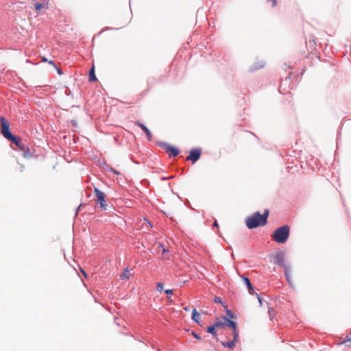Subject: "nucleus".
Returning a JSON list of instances; mask_svg holds the SVG:
<instances>
[{"instance_id": "f257e3e1", "label": "nucleus", "mask_w": 351, "mask_h": 351, "mask_svg": "<svg viewBox=\"0 0 351 351\" xmlns=\"http://www.w3.org/2000/svg\"><path fill=\"white\" fill-rule=\"evenodd\" d=\"M269 213L268 209L265 210L263 215H261L258 212L254 213L246 219L245 224L247 227L250 229H253L258 226H265L267 223Z\"/></svg>"}, {"instance_id": "f03ea898", "label": "nucleus", "mask_w": 351, "mask_h": 351, "mask_svg": "<svg viewBox=\"0 0 351 351\" xmlns=\"http://www.w3.org/2000/svg\"><path fill=\"white\" fill-rule=\"evenodd\" d=\"M289 231L290 228L287 225L279 227L274 232L272 238L277 243H284L289 238Z\"/></svg>"}, {"instance_id": "7ed1b4c3", "label": "nucleus", "mask_w": 351, "mask_h": 351, "mask_svg": "<svg viewBox=\"0 0 351 351\" xmlns=\"http://www.w3.org/2000/svg\"><path fill=\"white\" fill-rule=\"evenodd\" d=\"M274 264L281 265L284 267L285 271V276L286 278L290 284V285L293 286L291 280V276L289 274V269L288 267L284 264V255L283 254H277L274 256Z\"/></svg>"}, {"instance_id": "20e7f679", "label": "nucleus", "mask_w": 351, "mask_h": 351, "mask_svg": "<svg viewBox=\"0 0 351 351\" xmlns=\"http://www.w3.org/2000/svg\"><path fill=\"white\" fill-rule=\"evenodd\" d=\"M0 121L1 124V133L5 138L8 140L11 136H13V134L10 131V123L3 117L0 118Z\"/></svg>"}, {"instance_id": "39448f33", "label": "nucleus", "mask_w": 351, "mask_h": 351, "mask_svg": "<svg viewBox=\"0 0 351 351\" xmlns=\"http://www.w3.org/2000/svg\"><path fill=\"white\" fill-rule=\"evenodd\" d=\"M94 192L97 202L100 204L101 208L104 210H106L107 208V204H106V195L104 193L99 190L97 188H95Z\"/></svg>"}, {"instance_id": "423d86ee", "label": "nucleus", "mask_w": 351, "mask_h": 351, "mask_svg": "<svg viewBox=\"0 0 351 351\" xmlns=\"http://www.w3.org/2000/svg\"><path fill=\"white\" fill-rule=\"evenodd\" d=\"M201 156L200 149H193L190 151V154L186 157L187 160H191L193 163L198 160Z\"/></svg>"}, {"instance_id": "0eeeda50", "label": "nucleus", "mask_w": 351, "mask_h": 351, "mask_svg": "<svg viewBox=\"0 0 351 351\" xmlns=\"http://www.w3.org/2000/svg\"><path fill=\"white\" fill-rule=\"evenodd\" d=\"M8 140L12 141V143H13L14 144H15L20 149H21L24 152H25L26 145L20 137H16L13 135Z\"/></svg>"}, {"instance_id": "6e6552de", "label": "nucleus", "mask_w": 351, "mask_h": 351, "mask_svg": "<svg viewBox=\"0 0 351 351\" xmlns=\"http://www.w3.org/2000/svg\"><path fill=\"white\" fill-rule=\"evenodd\" d=\"M34 8L36 11L37 15L41 14V12L44 10H46L49 8V1L47 0H44L41 3H36L34 5Z\"/></svg>"}, {"instance_id": "1a4fd4ad", "label": "nucleus", "mask_w": 351, "mask_h": 351, "mask_svg": "<svg viewBox=\"0 0 351 351\" xmlns=\"http://www.w3.org/2000/svg\"><path fill=\"white\" fill-rule=\"evenodd\" d=\"M163 148L166 151V152L170 153L169 156H173V157L178 156L180 153V151L178 148L171 146L169 144L165 143L163 145Z\"/></svg>"}, {"instance_id": "9d476101", "label": "nucleus", "mask_w": 351, "mask_h": 351, "mask_svg": "<svg viewBox=\"0 0 351 351\" xmlns=\"http://www.w3.org/2000/svg\"><path fill=\"white\" fill-rule=\"evenodd\" d=\"M239 334H233V340L231 341H222L221 342V344L224 346V347H227V348H229L230 349H233L235 346H236V343H238L239 341Z\"/></svg>"}, {"instance_id": "9b49d317", "label": "nucleus", "mask_w": 351, "mask_h": 351, "mask_svg": "<svg viewBox=\"0 0 351 351\" xmlns=\"http://www.w3.org/2000/svg\"><path fill=\"white\" fill-rule=\"evenodd\" d=\"M156 250H157L158 254L162 253V254L164 256V258H166V259L170 258L169 250L165 248L164 246L161 243L158 244Z\"/></svg>"}, {"instance_id": "f8f14e48", "label": "nucleus", "mask_w": 351, "mask_h": 351, "mask_svg": "<svg viewBox=\"0 0 351 351\" xmlns=\"http://www.w3.org/2000/svg\"><path fill=\"white\" fill-rule=\"evenodd\" d=\"M225 321V324H226V326L231 328L232 329V331H233V334H239V330L237 328V324L232 321V320H230L229 319L227 318V319H224Z\"/></svg>"}, {"instance_id": "ddd939ff", "label": "nucleus", "mask_w": 351, "mask_h": 351, "mask_svg": "<svg viewBox=\"0 0 351 351\" xmlns=\"http://www.w3.org/2000/svg\"><path fill=\"white\" fill-rule=\"evenodd\" d=\"M135 124L136 125H138V127H140L145 132L148 139L151 140V138H152V133L149 131V130L145 125H143V123H140L138 121L136 122Z\"/></svg>"}, {"instance_id": "4468645a", "label": "nucleus", "mask_w": 351, "mask_h": 351, "mask_svg": "<svg viewBox=\"0 0 351 351\" xmlns=\"http://www.w3.org/2000/svg\"><path fill=\"white\" fill-rule=\"evenodd\" d=\"M224 319H227V318L225 317H222L221 318L217 319L215 322L213 324L214 327L218 328V327L225 326L226 324H225V322H223V321H225Z\"/></svg>"}, {"instance_id": "2eb2a0df", "label": "nucleus", "mask_w": 351, "mask_h": 351, "mask_svg": "<svg viewBox=\"0 0 351 351\" xmlns=\"http://www.w3.org/2000/svg\"><path fill=\"white\" fill-rule=\"evenodd\" d=\"M242 278H243V280L244 283L247 286L250 293V294H253L254 289H253V287H252V284L250 282V279L248 278H246V277H243Z\"/></svg>"}, {"instance_id": "dca6fc26", "label": "nucleus", "mask_w": 351, "mask_h": 351, "mask_svg": "<svg viewBox=\"0 0 351 351\" xmlns=\"http://www.w3.org/2000/svg\"><path fill=\"white\" fill-rule=\"evenodd\" d=\"M89 80L90 82H95V81L97 80L96 75L95 74V66L94 65H93V66L90 69V72H89Z\"/></svg>"}, {"instance_id": "f3484780", "label": "nucleus", "mask_w": 351, "mask_h": 351, "mask_svg": "<svg viewBox=\"0 0 351 351\" xmlns=\"http://www.w3.org/2000/svg\"><path fill=\"white\" fill-rule=\"evenodd\" d=\"M199 319H200V315L199 313H197V311H196L195 308H193V313H192V319L196 322V323H199Z\"/></svg>"}, {"instance_id": "a211bd4d", "label": "nucleus", "mask_w": 351, "mask_h": 351, "mask_svg": "<svg viewBox=\"0 0 351 351\" xmlns=\"http://www.w3.org/2000/svg\"><path fill=\"white\" fill-rule=\"evenodd\" d=\"M130 270L128 268H126L125 269H124L123 273L120 275V278L121 280H128L130 278Z\"/></svg>"}, {"instance_id": "6ab92c4d", "label": "nucleus", "mask_w": 351, "mask_h": 351, "mask_svg": "<svg viewBox=\"0 0 351 351\" xmlns=\"http://www.w3.org/2000/svg\"><path fill=\"white\" fill-rule=\"evenodd\" d=\"M341 344H346L347 346H351V334L346 336V339L341 343Z\"/></svg>"}, {"instance_id": "aec40b11", "label": "nucleus", "mask_w": 351, "mask_h": 351, "mask_svg": "<svg viewBox=\"0 0 351 351\" xmlns=\"http://www.w3.org/2000/svg\"><path fill=\"white\" fill-rule=\"evenodd\" d=\"M215 328H216V327H214V324H213L212 326H208L207 328V332L213 335L215 337H216L217 335H216Z\"/></svg>"}, {"instance_id": "412c9836", "label": "nucleus", "mask_w": 351, "mask_h": 351, "mask_svg": "<svg viewBox=\"0 0 351 351\" xmlns=\"http://www.w3.org/2000/svg\"><path fill=\"white\" fill-rule=\"evenodd\" d=\"M157 290L158 291H162L163 290V285L161 282L157 283Z\"/></svg>"}, {"instance_id": "4be33fe9", "label": "nucleus", "mask_w": 351, "mask_h": 351, "mask_svg": "<svg viewBox=\"0 0 351 351\" xmlns=\"http://www.w3.org/2000/svg\"><path fill=\"white\" fill-rule=\"evenodd\" d=\"M268 2L271 3L272 7H275L277 5L276 0H268Z\"/></svg>"}, {"instance_id": "5701e85b", "label": "nucleus", "mask_w": 351, "mask_h": 351, "mask_svg": "<svg viewBox=\"0 0 351 351\" xmlns=\"http://www.w3.org/2000/svg\"><path fill=\"white\" fill-rule=\"evenodd\" d=\"M192 335H193V336L195 338H196V339H201V338H200V337H199L198 335H197L195 332H192Z\"/></svg>"}, {"instance_id": "b1692460", "label": "nucleus", "mask_w": 351, "mask_h": 351, "mask_svg": "<svg viewBox=\"0 0 351 351\" xmlns=\"http://www.w3.org/2000/svg\"><path fill=\"white\" fill-rule=\"evenodd\" d=\"M48 62H49V64H50V65H52L54 68H56V65L53 61L50 60Z\"/></svg>"}, {"instance_id": "393cba45", "label": "nucleus", "mask_w": 351, "mask_h": 351, "mask_svg": "<svg viewBox=\"0 0 351 351\" xmlns=\"http://www.w3.org/2000/svg\"><path fill=\"white\" fill-rule=\"evenodd\" d=\"M165 292L167 294H171L173 293V290L172 289H167V290L165 291Z\"/></svg>"}, {"instance_id": "a878e982", "label": "nucleus", "mask_w": 351, "mask_h": 351, "mask_svg": "<svg viewBox=\"0 0 351 351\" xmlns=\"http://www.w3.org/2000/svg\"><path fill=\"white\" fill-rule=\"evenodd\" d=\"M215 302H217V303H221V298H218V297H216V298H215Z\"/></svg>"}, {"instance_id": "bb28decb", "label": "nucleus", "mask_w": 351, "mask_h": 351, "mask_svg": "<svg viewBox=\"0 0 351 351\" xmlns=\"http://www.w3.org/2000/svg\"><path fill=\"white\" fill-rule=\"evenodd\" d=\"M55 69L57 70V71H58V74H59V75H62V72L61 69H59V68H58L57 66H56V68H55Z\"/></svg>"}, {"instance_id": "cd10ccee", "label": "nucleus", "mask_w": 351, "mask_h": 351, "mask_svg": "<svg viewBox=\"0 0 351 351\" xmlns=\"http://www.w3.org/2000/svg\"><path fill=\"white\" fill-rule=\"evenodd\" d=\"M42 61L43 62H48V60L45 58V57H42Z\"/></svg>"}, {"instance_id": "c85d7f7f", "label": "nucleus", "mask_w": 351, "mask_h": 351, "mask_svg": "<svg viewBox=\"0 0 351 351\" xmlns=\"http://www.w3.org/2000/svg\"><path fill=\"white\" fill-rule=\"evenodd\" d=\"M112 171L114 173H116V174H119V173L117 171L114 170V169H112Z\"/></svg>"}, {"instance_id": "c756f323", "label": "nucleus", "mask_w": 351, "mask_h": 351, "mask_svg": "<svg viewBox=\"0 0 351 351\" xmlns=\"http://www.w3.org/2000/svg\"><path fill=\"white\" fill-rule=\"evenodd\" d=\"M258 299L259 303H260L261 304H262V300H261V298H260V297H258Z\"/></svg>"}, {"instance_id": "7c9ffc66", "label": "nucleus", "mask_w": 351, "mask_h": 351, "mask_svg": "<svg viewBox=\"0 0 351 351\" xmlns=\"http://www.w3.org/2000/svg\"><path fill=\"white\" fill-rule=\"evenodd\" d=\"M214 226L218 227V223L217 221H215Z\"/></svg>"}, {"instance_id": "2f4dec72", "label": "nucleus", "mask_w": 351, "mask_h": 351, "mask_svg": "<svg viewBox=\"0 0 351 351\" xmlns=\"http://www.w3.org/2000/svg\"><path fill=\"white\" fill-rule=\"evenodd\" d=\"M184 310L186 311H189V308L188 307H184Z\"/></svg>"}, {"instance_id": "473e14b6", "label": "nucleus", "mask_w": 351, "mask_h": 351, "mask_svg": "<svg viewBox=\"0 0 351 351\" xmlns=\"http://www.w3.org/2000/svg\"><path fill=\"white\" fill-rule=\"evenodd\" d=\"M82 275H84L85 276H86V274L84 271H82Z\"/></svg>"}]
</instances>
